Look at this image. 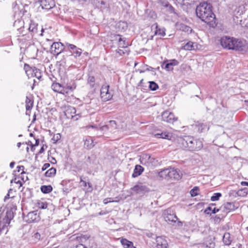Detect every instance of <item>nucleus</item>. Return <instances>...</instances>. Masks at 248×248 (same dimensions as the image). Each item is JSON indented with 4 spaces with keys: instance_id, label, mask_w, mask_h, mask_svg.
<instances>
[{
    "instance_id": "nucleus-4",
    "label": "nucleus",
    "mask_w": 248,
    "mask_h": 248,
    "mask_svg": "<svg viewBox=\"0 0 248 248\" xmlns=\"http://www.w3.org/2000/svg\"><path fill=\"white\" fill-rule=\"evenodd\" d=\"M158 175L160 177L169 180L174 179L178 180L181 178L182 174L179 170L174 168H167L160 171Z\"/></svg>"
},
{
    "instance_id": "nucleus-60",
    "label": "nucleus",
    "mask_w": 248,
    "mask_h": 248,
    "mask_svg": "<svg viewBox=\"0 0 248 248\" xmlns=\"http://www.w3.org/2000/svg\"><path fill=\"white\" fill-rule=\"evenodd\" d=\"M44 150H45V149H44V146H42V147H41V148L40 149V151H39V153H40V154H41V153H43V152H44Z\"/></svg>"
},
{
    "instance_id": "nucleus-57",
    "label": "nucleus",
    "mask_w": 248,
    "mask_h": 248,
    "mask_svg": "<svg viewBox=\"0 0 248 248\" xmlns=\"http://www.w3.org/2000/svg\"><path fill=\"white\" fill-rule=\"evenodd\" d=\"M15 182L17 184H19L20 186H22V184L20 180H18L17 181H16V180H15Z\"/></svg>"
},
{
    "instance_id": "nucleus-31",
    "label": "nucleus",
    "mask_w": 248,
    "mask_h": 248,
    "mask_svg": "<svg viewBox=\"0 0 248 248\" xmlns=\"http://www.w3.org/2000/svg\"><path fill=\"white\" fill-rule=\"evenodd\" d=\"M33 102L28 96L26 98V114H28V111L30 110L32 107Z\"/></svg>"
},
{
    "instance_id": "nucleus-5",
    "label": "nucleus",
    "mask_w": 248,
    "mask_h": 248,
    "mask_svg": "<svg viewBox=\"0 0 248 248\" xmlns=\"http://www.w3.org/2000/svg\"><path fill=\"white\" fill-rule=\"evenodd\" d=\"M140 161L141 164L148 167H155L157 165L158 160L151 157L148 154H143L140 156Z\"/></svg>"
},
{
    "instance_id": "nucleus-48",
    "label": "nucleus",
    "mask_w": 248,
    "mask_h": 248,
    "mask_svg": "<svg viewBox=\"0 0 248 248\" xmlns=\"http://www.w3.org/2000/svg\"><path fill=\"white\" fill-rule=\"evenodd\" d=\"M108 127H109L108 125H107V124L103 125L99 128V130L101 132H106L108 130H109L108 128Z\"/></svg>"
},
{
    "instance_id": "nucleus-26",
    "label": "nucleus",
    "mask_w": 248,
    "mask_h": 248,
    "mask_svg": "<svg viewBox=\"0 0 248 248\" xmlns=\"http://www.w3.org/2000/svg\"><path fill=\"white\" fill-rule=\"evenodd\" d=\"M88 83L92 88H94L98 86L99 83L96 81L95 77L92 76H89Z\"/></svg>"
},
{
    "instance_id": "nucleus-21",
    "label": "nucleus",
    "mask_w": 248,
    "mask_h": 248,
    "mask_svg": "<svg viewBox=\"0 0 248 248\" xmlns=\"http://www.w3.org/2000/svg\"><path fill=\"white\" fill-rule=\"evenodd\" d=\"M38 25L37 23L33 21H31L29 30L30 32H32L33 35L38 33Z\"/></svg>"
},
{
    "instance_id": "nucleus-13",
    "label": "nucleus",
    "mask_w": 248,
    "mask_h": 248,
    "mask_svg": "<svg viewBox=\"0 0 248 248\" xmlns=\"http://www.w3.org/2000/svg\"><path fill=\"white\" fill-rule=\"evenodd\" d=\"M65 46L71 50V55H74L75 58L79 57L81 55L82 52V49L78 48L76 46L66 43Z\"/></svg>"
},
{
    "instance_id": "nucleus-18",
    "label": "nucleus",
    "mask_w": 248,
    "mask_h": 248,
    "mask_svg": "<svg viewBox=\"0 0 248 248\" xmlns=\"http://www.w3.org/2000/svg\"><path fill=\"white\" fill-rule=\"evenodd\" d=\"M178 63L179 62L177 60L172 59L164 62L163 65H165L164 68L167 70L172 71L173 70V66L177 65Z\"/></svg>"
},
{
    "instance_id": "nucleus-62",
    "label": "nucleus",
    "mask_w": 248,
    "mask_h": 248,
    "mask_svg": "<svg viewBox=\"0 0 248 248\" xmlns=\"http://www.w3.org/2000/svg\"><path fill=\"white\" fill-rule=\"evenodd\" d=\"M40 29H41V33L39 34V35L40 36H42L43 35V32L44 31V29L42 27L40 28Z\"/></svg>"
},
{
    "instance_id": "nucleus-7",
    "label": "nucleus",
    "mask_w": 248,
    "mask_h": 248,
    "mask_svg": "<svg viewBox=\"0 0 248 248\" xmlns=\"http://www.w3.org/2000/svg\"><path fill=\"white\" fill-rule=\"evenodd\" d=\"M64 113L67 119H72L74 121H77L81 117L80 113L76 114L75 108L72 106L67 107Z\"/></svg>"
},
{
    "instance_id": "nucleus-19",
    "label": "nucleus",
    "mask_w": 248,
    "mask_h": 248,
    "mask_svg": "<svg viewBox=\"0 0 248 248\" xmlns=\"http://www.w3.org/2000/svg\"><path fill=\"white\" fill-rule=\"evenodd\" d=\"M143 171L144 168L141 166L140 165H136L135 167L133 173L132 175V177L135 178L140 176L141 174Z\"/></svg>"
},
{
    "instance_id": "nucleus-29",
    "label": "nucleus",
    "mask_w": 248,
    "mask_h": 248,
    "mask_svg": "<svg viewBox=\"0 0 248 248\" xmlns=\"http://www.w3.org/2000/svg\"><path fill=\"white\" fill-rule=\"evenodd\" d=\"M96 7L101 11L108 8V4L103 0H98L96 4Z\"/></svg>"
},
{
    "instance_id": "nucleus-1",
    "label": "nucleus",
    "mask_w": 248,
    "mask_h": 248,
    "mask_svg": "<svg viewBox=\"0 0 248 248\" xmlns=\"http://www.w3.org/2000/svg\"><path fill=\"white\" fill-rule=\"evenodd\" d=\"M212 7L210 4L204 2L198 6L196 9L197 16L210 26H213L215 23V15L212 12Z\"/></svg>"
},
{
    "instance_id": "nucleus-45",
    "label": "nucleus",
    "mask_w": 248,
    "mask_h": 248,
    "mask_svg": "<svg viewBox=\"0 0 248 248\" xmlns=\"http://www.w3.org/2000/svg\"><path fill=\"white\" fill-rule=\"evenodd\" d=\"M61 138V135L59 133H57L54 135L52 138L51 140L53 141L54 143H56L59 140H60Z\"/></svg>"
},
{
    "instance_id": "nucleus-41",
    "label": "nucleus",
    "mask_w": 248,
    "mask_h": 248,
    "mask_svg": "<svg viewBox=\"0 0 248 248\" xmlns=\"http://www.w3.org/2000/svg\"><path fill=\"white\" fill-rule=\"evenodd\" d=\"M222 194L220 193H216L211 197V200L213 202L219 200L221 197Z\"/></svg>"
},
{
    "instance_id": "nucleus-17",
    "label": "nucleus",
    "mask_w": 248,
    "mask_h": 248,
    "mask_svg": "<svg viewBox=\"0 0 248 248\" xmlns=\"http://www.w3.org/2000/svg\"><path fill=\"white\" fill-rule=\"evenodd\" d=\"M223 208L227 212L235 210L238 208V203L234 202H228L223 205Z\"/></svg>"
},
{
    "instance_id": "nucleus-34",
    "label": "nucleus",
    "mask_w": 248,
    "mask_h": 248,
    "mask_svg": "<svg viewBox=\"0 0 248 248\" xmlns=\"http://www.w3.org/2000/svg\"><path fill=\"white\" fill-rule=\"evenodd\" d=\"M118 37L119 46L120 47L124 48L127 47L128 44L125 42V40L124 38H122L120 37V35H117V37Z\"/></svg>"
},
{
    "instance_id": "nucleus-50",
    "label": "nucleus",
    "mask_w": 248,
    "mask_h": 248,
    "mask_svg": "<svg viewBox=\"0 0 248 248\" xmlns=\"http://www.w3.org/2000/svg\"><path fill=\"white\" fill-rule=\"evenodd\" d=\"M111 200V198H110L105 199L103 201V203L104 204H106L109 202H118L117 201H113V200Z\"/></svg>"
},
{
    "instance_id": "nucleus-24",
    "label": "nucleus",
    "mask_w": 248,
    "mask_h": 248,
    "mask_svg": "<svg viewBox=\"0 0 248 248\" xmlns=\"http://www.w3.org/2000/svg\"><path fill=\"white\" fill-rule=\"evenodd\" d=\"M94 144L91 137H89L84 140V147L88 149H92Z\"/></svg>"
},
{
    "instance_id": "nucleus-16",
    "label": "nucleus",
    "mask_w": 248,
    "mask_h": 248,
    "mask_svg": "<svg viewBox=\"0 0 248 248\" xmlns=\"http://www.w3.org/2000/svg\"><path fill=\"white\" fill-rule=\"evenodd\" d=\"M131 189L137 193H144L149 191L147 186L142 184L137 185L131 188Z\"/></svg>"
},
{
    "instance_id": "nucleus-10",
    "label": "nucleus",
    "mask_w": 248,
    "mask_h": 248,
    "mask_svg": "<svg viewBox=\"0 0 248 248\" xmlns=\"http://www.w3.org/2000/svg\"><path fill=\"white\" fill-rule=\"evenodd\" d=\"M164 218L169 223H174L178 219L176 215L172 213L170 208L165 210L163 213Z\"/></svg>"
},
{
    "instance_id": "nucleus-54",
    "label": "nucleus",
    "mask_w": 248,
    "mask_h": 248,
    "mask_svg": "<svg viewBox=\"0 0 248 248\" xmlns=\"http://www.w3.org/2000/svg\"><path fill=\"white\" fill-rule=\"evenodd\" d=\"M29 142L31 143V147L32 148L34 146H37V145H39V139H35V144L34 145L32 144L31 141H30Z\"/></svg>"
},
{
    "instance_id": "nucleus-56",
    "label": "nucleus",
    "mask_w": 248,
    "mask_h": 248,
    "mask_svg": "<svg viewBox=\"0 0 248 248\" xmlns=\"http://www.w3.org/2000/svg\"><path fill=\"white\" fill-rule=\"evenodd\" d=\"M241 184L243 186H248V182H245V181L242 182L241 183Z\"/></svg>"
},
{
    "instance_id": "nucleus-30",
    "label": "nucleus",
    "mask_w": 248,
    "mask_h": 248,
    "mask_svg": "<svg viewBox=\"0 0 248 248\" xmlns=\"http://www.w3.org/2000/svg\"><path fill=\"white\" fill-rule=\"evenodd\" d=\"M56 169L53 167H52L46 172L45 175L47 177H54L56 174Z\"/></svg>"
},
{
    "instance_id": "nucleus-3",
    "label": "nucleus",
    "mask_w": 248,
    "mask_h": 248,
    "mask_svg": "<svg viewBox=\"0 0 248 248\" xmlns=\"http://www.w3.org/2000/svg\"><path fill=\"white\" fill-rule=\"evenodd\" d=\"M220 42L221 46L224 48L240 51H246V47L245 41H244L233 37L224 36L221 38Z\"/></svg>"
},
{
    "instance_id": "nucleus-27",
    "label": "nucleus",
    "mask_w": 248,
    "mask_h": 248,
    "mask_svg": "<svg viewBox=\"0 0 248 248\" xmlns=\"http://www.w3.org/2000/svg\"><path fill=\"white\" fill-rule=\"evenodd\" d=\"M155 137L158 138L169 140L171 138V134L167 132H163L160 133H156Z\"/></svg>"
},
{
    "instance_id": "nucleus-9",
    "label": "nucleus",
    "mask_w": 248,
    "mask_h": 248,
    "mask_svg": "<svg viewBox=\"0 0 248 248\" xmlns=\"http://www.w3.org/2000/svg\"><path fill=\"white\" fill-rule=\"evenodd\" d=\"M24 220L29 223L37 222L40 220V217L37 211H34L29 213L24 217Z\"/></svg>"
},
{
    "instance_id": "nucleus-32",
    "label": "nucleus",
    "mask_w": 248,
    "mask_h": 248,
    "mask_svg": "<svg viewBox=\"0 0 248 248\" xmlns=\"http://www.w3.org/2000/svg\"><path fill=\"white\" fill-rule=\"evenodd\" d=\"M219 211L218 209H216L215 207L212 208L211 206H208L205 210L204 213L207 215H211V214H215Z\"/></svg>"
},
{
    "instance_id": "nucleus-38",
    "label": "nucleus",
    "mask_w": 248,
    "mask_h": 248,
    "mask_svg": "<svg viewBox=\"0 0 248 248\" xmlns=\"http://www.w3.org/2000/svg\"><path fill=\"white\" fill-rule=\"evenodd\" d=\"M230 236L229 233H225L223 235V240L226 245H229L231 242V240H230Z\"/></svg>"
},
{
    "instance_id": "nucleus-37",
    "label": "nucleus",
    "mask_w": 248,
    "mask_h": 248,
    "mask_svg": "<svg viewBox=\"0 0 248 248\" xmlns=\"http://www.w3.org/2000/svg\"><path fill=\"white\" fill-rule=\"evenodd\" d=\"M149 89L153 91H156L158 88V84L155 81H149Z\"/></svg>"
},
{
    "instance_id": "nucleus-35",
    "label": "nucleus",
    "mask_w": 248,
    "mask_h": 248,
    "mask_svg": "<svg viewBox=\"0 0 248 248\" xmlns=\"http://www.w3.org/2000/svg\"><path fill=\"white\" fill-rule=\"evenodd\" d=\"M32 75L36 77L38 79H40L41 78V73L40 70L34 67L32 69Z\"/></svg>"
},
{
    "instance_id": "nucleus-8",
    "label": "nucleus",
    "mask_w": 248,
    "mask_h": 248,
    "mask_svg": "<svg viewBox=\"0 0 248 248\" xmlns=\"http://www.w3.org/2000/svg\"><path fill=\"white\" fill-rule=\"evenodd\" d=\"M65 45L61 42H54L51 46L50 51L53 55H58L65 49Z\"/></svg>"
},
{
    "instance_id": "nucleus-53",
    "label": "nucleus",
    "mask_w": 248,
    "mask_h": 248,
    "mask_svg": "<svg viewBox=\"0 0 248 248\" xmlns=\"http://www.w3.org/2000/svg\"><path fill=\"white\" fill-rule=\"evenodd\" d=\"M81 186H83L84 187H86L87 186V183L86 181L83 180L81 178H80V182Z\"/></svg>"
},
{
    "instance_id": "nucleus-15",
    "label": "nucleus",
    "mask_w": 248,
    "mask_h": 248,
    "mask_svg": "<svg viewBox=\"0 0 248 248\" xmlns=\"http://www.w3.org/2000/svg\"><path fill=\"white\" fill-rule=\"evenodd\" d=\"M156 248H169L167 240L162 236L156 238Z\"/></svg>"
},
{
    "instance_id": "nucleus-59",
    "label": "nucleus",
    "mask_w": 248,
    "mask_h": 248,
    "mask_svg": "<svg viewBox=\"0 0 248 248\" xmlns=\"http://www.w3.org/2000/svg\"><path fill=\"white\" fill-rule=\"evenodd\" d=\"M66 183H67V181H66L63 180L61 182V185H62L63 186H64L66 185Z\"/></svg>"
},
{
    "instance_id": "nucleus-46",
    "label": "nucleus",
    "mask_w": 248,
    "mask_h": 248,
    "mask_svg": "<svg viewBox=\"0 0 248 248\" xmlns=\"http://www.w3.org/2000/svg\"><path fill=\"white\" fill-rule=\"evenodd\" d=\"M248 193V189L246 188H244L243 189L238 190L237 193H238V195H239V196H244L246 195V194H247Z\"/></svg>"
},
{
    "instance_id": "nucleus-51",
    "label": "nucleus",
    "mask_w": 248,
    "mask_h": 248,
    "mask_svg": "<svg viewBox=\"0 0 248 248\" xmlns=\"http://www.w3.org/2000/svg\"><path fill=\"white\" fill-rule=\"evenodd\" d=\"M50 165L48 163H46L44 164L42 168V170L44 171L50 167Z\"/></svg>"
},
{
    "instance_id": "nucleus-25",
    "label": "nucleus",
    "mask_w": 248,
    "mask_h": 248,
    "mask_svg": "<svg viewBox=\"0 0 248 248\" xmlns=\"http://www.w3.org/2000/svg\"><path fill=\"white\" fill-rule=\"evenodd\" d=\"M122 245L124 248H136L134 246L133 243L125 238H122L121 240Z\"/></svg>"
},
{
    "instance_id": "nucleus-12",
    "label": "nucleus",
    "mask_w": 248,
    "mask_h": 248,
    "mask_svg": "<svg viewBox=\"0 0 248 248\" xmlns=\"http://www.w3.org/2000/svg\"><path fill=\"white\" fill-rule=\"evenodd\" d=\"M36 4L41 6L42 9L46 10H50L55 6L54 2L52 0H39Z\"/></svg>"
},
{
    "instance_id": "nucleus-40",
    "label": "nucleus",
    "mask_w": 248,
    "mask_h": 248,
    "mask_svg": "<svg viewBox=\"0 0 248 248\" xmlns=\"http://www.w3.org/2000/svg\"><path fill=\"white\" fill-rule=\"evenodd\" d=\"M145 67L146 71H152L153 72V75H155L156 74V73L155 72V70L159 69V67H157L156 68H155L147 65L145 66Z\"/></svg>"
},
{
    "instance_id": "nucleus-52",
    "label": "nucleus",
    "mask_w": 248,
    "mask_h": 248,
    "mask_svg": "<svg viewBox=\"0 0 248 248\" xmlns=\"http://www.w3.org/2000/svg\"><path fill=\"white\" fill-rule=\"evenodd\" d=\"M16 168L17 169L18 172H19L20 170H22L21 174L25 173V172L24 171V167L23 166H18Z\"/></svg>"
},
{
    "instance_id": "nucleus-33",
    "label": "nucleus",
    "mask_w": 248,
    "mask_h": 248,
    "mask_svg": "<svg viewBox=\"0 0 248 248\" xmlns=\"http://www.w3.org/2000/svg\"><path fill=\"white\" fill-rule=\"evenodd\" d=\"M107 125H108V128L110 130V131L112 132L114 130L117 128V124L115 121L111 120L109 121L107 124Z\"/></svg>"
},
{
    "instance_id": "nucleus-64",
    "label": "nucleus",
    "mask_w": 248,
    "mask_h": 248,
    "mask_svg": "<svg viewBox=\"0 0 248 248\" xmlns=\"http://www.w3.org/2000/svg\"><path fill=\"white\" fill-rule=\"evenodd\" d=\"M89 127H91L93 128H97V126L96 125H90Z\"/></svg>"
},
{
    "instance_id": "nucleus-61",
    "label": "nucleus",
    "mask_w": 248,
    "mask_h": 248,
    "mask_svg": "<svg viewBox=\"0 0 248 248\" xmlns=\"http://www.w3.org/2000/svg\"><path fill=\"white\" fill-rule=\"evenodd\" d=\"M9 198V194L8 193L4 197V201L5 202L6 200Z\"/></svg>"
},
{
    "instance_id": "nucleus-42",
    "label": "nucleus",
    "mask_w": 248,
    "mask_h": 248,
    "mask_svg": "<svg viewBox=\"0 0 248 248\" xmlns=\"http://www.w3.org/2000/svg\"><path fill=\"white\" fill-rule=\"evenodd\" d=\"M199 190V188L197 186L194 187L190 191V193L192 197H195L198 195V191Z\"/></svg>"
},
{
    "instance_id": "nucleus-39",
    "label": "nucleus",
    "mask_w": 248,
    "mask_h": 248,
    "mask_svg": "<svg viewBox=\"0 0 248 248\" xmlns=\"http://www.w3.org/2000/svg\"><path fill=\"white\" fill-rule=\"evenodd\" d=\"M32 238L34 242H37L40 239L41 235L39 232H34L32 233Z\"/></svg>"
},
{
    "instance_id": "nucleus-23",
    "label": "nucleus",
    "mask_w": 248,
    "mask_h": 248,
    "mask_svg": "<svg viewBox=\"0 0 248 248\" xmlns=\"http://www.w3.org/2000/svg\"><path fill=\"white\" fill-rule=\"evenodd\" d=\"M14 217V213L11 210H8L6 212V216L3 218V220L4 221V222L6 223V224H8V225H9L10 223V221Z\"/></svg>"
},
{
    "instance_id": "nucleus-2",
    "label": "nucleus",
    "mask_w": 248,
    "mask_h": 248,
    "mask_svg": "<svg viewBox=\"0 0 248 248\" xmlns=\"http://www.w3.org/2000/svg\"><path fill=\"white\" fill-rule=\"evenodd\" d=\"M177 144L179 148L191 151H198L202 149L203 146L201 140L195 139L193 137L190 136L178 138Z\"/></svg>"
},
{
    "instance_id": "nucleus-47",
    "label": "nucleus",
    "mask_w": 248,
    "mask_h": 248,
    "mask_svg": "<svg viewBox=\"0 0 248 248\" xmlns=\"http://www.w3.org/2000/svg\"><path fill=\"white\" fill-rule=\"evenodd\" d=\"M39 207L43 209H46L47 207V203L46 202L39 203Z\"/></svg>"
},
{
    "instance_id": "nucleus-55",
    "label": "nucleus",
    "mask_w": 248,
    "mask_h": 248,
    "mask_svg": "<svg viewBox=\"0 0 248 248\" xmlns=\"http://www.w3.org/2000/svg\"><path fill=\"white\" fill-rule=\"evenodd\" d=\"M108 213V212L107 211H101L99 213L98 215L100 216L102 215H105Z\"/></svg>"
},
{
    "instance_id": "nucleus-36",
    "label": "nucleus",
    "mask_w": 248,
    "mask_h": 248,
    "mask_svg": "<svg viewBox=\"0 0 248 248\" xmlns=\"http://www.w3.org/2000/svg\"><path fill=\"white\" fill-rule=\"evenodd\" d=\"M183 48L185 50H194V43L189 41L183 46Z\"/></svg>"
},
{
    "instance_id": "nucleus-22",
    "label": "nucleus",
    "mask_w": 248,
    "mask_h": 248,
    "mask_svg": "<svg viewBox=\"0 0 248 248\" xmlns=\"http://www.w3.org/2000/svg\"><path fill=\"white\" fill-rule=\"evenodd\" d=\"M156 29L155 32V35H158L161 36H164L165 35V29L164 28H159L157 24L155 23L152 26V28L154 27Z\"/></svg>"
},
{
    "instance_id": "nucleus-63",
    "label": "nucleus",
    "mask_w": 248,
    "mask_h": 248,
    "mask_svg": "<svg viewBox=\"0 0 248 248\" xmlns=\"http://www.w3.org/2000/svg\"><path fill=\"white\" fill-rule=\"evenodd\" d=\"M181 27H182V28L183 29V30H184V29H186L187 28V27L184 24H182Z\"/></svg>"
},
{
    "instance_id": "nucleus-11",
    "label": "nucleus",
    "mask_w": 248,
    "mask_h": 248,
    "mask_svg": "<svg viewBox=\"0 0 248 248\" xmlns=\"http://www.w3.org/2000/svg\"><path fill=\"white\" fill-rule=\"evenodd\" d=\"M192 126L194 130L201 133L208 130L210 127V123L209 122L200 123L197 122Z\"/></svg>"
},
{
    "instance_id": "nucleus-49",
    "label": "nucleus",
    "mask_w": 248,
    "mask_h": 248,
    "mask_svg": "<svg viewBox=\"0 0 248 248\" xmlns=\"http://www.w3.org/2000/svg\"><path fill=\"white\" fill-rule=\"evenodd\" d=\"M159 2L161 4L162 6L164 7H166L169 2L166 0H159Z\"/></svg>"
},
{
    "instance_id": "nucleus-6",
    "label": "nucleus",
    "mask_w": 248,
    "mask_h": 248,
    "mask_svg": "<svg viewBox=\"0 0 248 248\" xmlns=\"http://www.w3.org/2000/svg\"><path fill=\"white\" fill-rule=\"evenodd\" d=\"M109 86L107 84H104L100 90V96L102 101L104 102L110 100L113 95L112 90L109 89Z\"/></svg>"
},
{
    "instance_id": "nucleus-28",
    "label": "nucleus",
    "mask_w": 248,
    "mask_h": 248,
    "mask_svg": "<svg viewBox=\"0 0 248 248\" xmlns=\"http://www.w3.org/2000/svg\"><path fill=\"white\" fill-rule=\"evenodd\" d=\"M40 189L42 192L45 194L49 193L52 191V187L50 185L48 186H42L40 187Z\"/></svg>"
},
{
    "instance_id": "nucleus-58",
    "label": "nucleus",
    "mask_w": 248,
    "mask_h": 248,
    "mask_svg": "<svg viewBox=\"0 0 248 248\" xmlns=\"http://www.w3.org/2000/svg\"><path fill=\"white\" fill-rule=\"evenodd\" d=\"M15 164V163L14 162H11L10 164V167L11 168H13L14 167Z\"/></svg>"
},
{
    "instance_id": "nucleus-20",
    "label": "nucleus",
    "mask_w": 248,
    "mask_h": 248,
    "mask_svg": "<svg viewBox=\"0 0 248 248\" xmlns=\"http://www.w3.org/2000/svg\"><path fill=\"white\" fill-rule=\"evenodd\" d=\"M51 88L54 91L61 93H64L65 92L64 88L58 83H53L51 85Z\"/></svg>"
},
{
    "instance_id": "nucleus-44",
    "label": "nucleus",
    "mask_w": 248,
    "mask_h": 248,
    "mask_svg": "<svg viewBox=\"0 0 248 248\" xmlns=\"http://www.w3.org/2000/svg\"><path fill=\"white\" fill-rule=\"evenodd\" d=\"M167 11L170 14H176L174 8L170 3L166 7Z\"/></svg>"
},
{
    "instance_id": "nucleus-43",
    "label": "nucleus",
    "mask_w": 248,
    "mask_h": 248,
    "mask_svg": "<svg viewBox=\"0 0 248 248\" xmlns=\"http://www.w3.org/2000/svg\"><path fill=\"white\" fill-rule=\"evenodd\" d=\"M76 84L74 81H73L71 83H70L66 85V88L69 89L71 91H73L76 88Z\"/></svg>"
},
{
    "instance_id": "nucleus-14",
    "label": "nucleus",
    "mask_w": 248,
    "mask_h": 248,
    "mask_svg": "<svg viewBox=\"0 0 248 248\" xmlns=\"http://www.w3.org/2000/svg\"><path fill=\"white\" fill-rule=\"evenodd\" d=\"M162 119L163 121L168 123H173L177 120V118L174 117V114L169 111H165L162 114Z\"/></svg>"
}]
</instances>
